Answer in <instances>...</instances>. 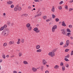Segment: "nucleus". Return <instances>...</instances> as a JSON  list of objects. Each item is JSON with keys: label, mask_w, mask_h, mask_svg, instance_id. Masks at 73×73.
<instances>
[{"label": "nucleus", "mask_w": 73, "mask_h": 73, "mask_svg": "<svg viewBox=\"0 0 73 73\" xmlns=\"http://www.w3.org/2000/svg\"><path fill=\"white\" fill-rule=\"evenodd\" d=\"M57 26L56 25H54L52 28V31L53 32H54L55 31V29L57 28Z\"/></svg>", "instance_id": "7ed1b4c3"}, {"label": "nucleus", "mask_w": 73, "mask_h": 73, "mask_svg": "<svg viewBox=\"0 0 73 73\" xmlns=\"http://www.w3.org/2000/svg\"><path fill=\"white\" fill-rule=\"evenodd\" d=\"M55 55V54H54V52H52V55H51V57H53Z\"/></svg>", "instance_id": "c756f323"}, {"label": "nucleus", "mask_w": 73, "mask_h": 73, "mask_svg": "<svg viewBox=\"0 0 73 73\" xmlns=\"http://www.w3.org/2000/svg\"><path fill=\"white\" fill-rule=\"evenodd\" d=\"M32 27H31V26L28 28L29 31H31L32 30Z\"/></svg>", "instance_id": "aec40b11"}, {"label": "nucleus", "mask_w": 73, "mask_h": 73, "mask_svg": "<svg viewBox=\"0 0 73 73\" xmlns=\"http://www.w3.org/2000/svg\"><path fill=\"white\" fill-rule=\"evenodd\" d=\"M36 48L37 49H40V46L39 45H37L36 46Z\"/></svg>", "instance_id": "ddd939ff"}, {"label": "nucleus", "mask_w": 73, "mask_h": 73, "mask_svg": "<svg viewBox=\"0 0 73 73\" xmlns=\"http://www.w3.org/2000/svg\"><path fill=\"white\" fill-rule=\"evenodd\" d=\"M68 27L69 28H72V25H70L68 26Z\"/></svg>", "instance_id": "ea45409f"}, {"label": "nucleus", "mask_w": 73, "mask_h": 73, "mask_svg": "<svg viewBox=\"0 0 73 73\" xmlns=\"http://www.w3.org/2000/svg\"><path fill=\"white\" fill-rule=\"evenodd\" d=\"M3 29H4V27H1L0 29V31H3Z\"/></svg>", "instance_id": "c9c22d12"}, {"label": "nucleus", "mask_w": 73, "mask_h": 73, "mask_svg": "<svg viewBox=\"0 0 73 73\" xmlns=\"http://www.w3.org/2000/svg\"><path fill=\"white\" fill-rule=\"evenodd\" d=\"M13 73H17V72L16 71H13Z\"/></svg>", "instance_id": "bf43d9fd"}, {"label": "nucleus", "mask_w": 73, "mask_h": 73, "mask_svg": "<svg viewBox=\"0 0 73 73\" xmlns=\"http://www.w3.org/2000/svg\"><path fill=\"white\" fill-rule=\"evenodd\" d=\"M25 17H27V16H28V14H25Z\"/></svg>", "instance_id": "4d7b16f0"}, {"label": "nucleus", "mask_w": 73, "mask_h": 73, "mask_svg": "<svg viewBox=\"0 0 73 73\" xmlns=\"http://www.w3.org/2000/svg\"><path fill=\"white\" fill-rule=\"evenodd\" d=\"M69 57H70V56L69 55V54H68L67 56H65V58H69Z\"/></svg>", "instance_id": "f3484780"}, {"label": "nucleus", "mask_w": 73, "mask_h": 73, "mask_svg": "<svg viewBox=\"0 0 73 73\" xmlns=\"http://www.w3.org/2000/svg\"><path fill=\"white\" fill-rule=\"evenodd\" d=\"M18 8L17 7H15L14 9L15 11H17Z\"/></svg>", "instance_id": "c85d7f7f"}, {"label": "nucleus", "mask_w": 73, "mask_h": 73, "mask_svg": "<svg viewBox=\"0 0 73 73\" xmlns=\"http://www.w3.org/2000/svg\"><path fill=\"white\" fill-rule=\"evenodd\" d=\"M62 26H63L64 27H66V24H65V22L64 21H63L62 22Z\"/></svg>", "instance_id": "9d476101"}, {"label": "nucleus", "mask_w": 73, "mask_h": 73, "mask_svg": "<svg viewBox=\"0 0 73 73\" xmlns=\"http://www.w3.org/2000/svg\"><path fill=\"white\" fill-rule=\"evenodd\" d=\"M60 65L61 66H63V65H64V63L62 62H61Z\"/></svg>", "instance_id": "7c9ffc66"}, {"label": "nucleus", "mask_w": 73, "mask_h": 73, "mask_svg": "<svg viewBox=\"0 0 73 73\" xmlns=\"http://www.w3.org/2000/svg\"><path fill=\"white\" fill-rule=\"evenodd\" d=\"M64 8H65V9H68V6H65Z\"/></svg>", "instance_id": "de8ad7c7"}, {"label": "nucleus", "mask_w": 73, "mask_h": 73, "mask_svg": "<svg viewBox=\"0 0 73 73\" xmlns=\"http://www.w3.org/2000/svg\"><path fill=\"white\" fill-rule=\"evenodd\" d=\"M69 40H67L66 41V44L64 46V47L66 48V47L68 46H69Z\"/></svg>", "instance_id": "20e7f679"}, {"label": "nucleus", "mask_w": 73, "mask_h": 73, "mask_svg": "<svg viewBox=\"0 0 73 73\" xmlns=\"http://www.w3.org/2000/svg\"><path fill=\"white\" fill-rule=\"evenodd\" d=\"M47 63V62L45 61V60L43 59L42 60V64L43 65H45Z\"/></svg>", "instance_id": "0eeeda50"}, {"label": "nucleus", "mask_w": 73, "mask_h": 73, "mask_svg": "<svg viewBox=\"0 0 73 73\" xmlns=\"http://www.w3.org/2000/svg\"><path fill=\"white\" fill-rule=\"evenodd\" d=\"M7 4L11 5L13 3V1H9L7 2Z\"/></svg>", "instance_id": "423d86ee"}, {"label": "nucleus", "mask_w": 73, "mask_h": 73, "mask_svg": "<svg viewBox=\"0 0 73 73\" xmlns=\"http://www.w3.org/2000/svg\"><path fill=\"white\" fill-rule=\"evenodd\" d=\"M70 44H71V45H73V42H71Z\"/></svg>", "instance_id": "774afa93"}, {"label": "nucleus", "mask_w": 73, "mask_h": 73, "mask_svg": "<svg viewBox=\"0 0 73 73\" xmlns=\"http://www.w3.org/2000/svg\"><path fill=\"white\" fill-rule=\"evenodd\" d=\"M64 60L66 61H69V60L67 58H64Z\"/></svg>", "instance_id": "e433bc0d"}, {"label": "nucleus", "mask_w": 73, "mask_h": 73, "mask_svg": "<svg viewBox=\"0 0 73 73\" xmlns=\"http://www.w3.org/2000/svg\"><path fill=\"white\" fill-rule=\"evenodd\" d=\"M51 11L52 12H54V7L52 6V8L51 9Z\"/></svg>", "instance_id": "9b49d317"}, {"label": "nucleus", "mask_w": 73, "mask_h": 73, "mask_svg": "<svg viewBox=\"0 0 73 73\" xmlns=\"http://www.w3.org/2000/svg\"><path fill=\"white\" fill-rule=\"evenodd\" d=\"M45 73H49V71L48 70H46L45 72Z\"/></svg>", "instance_id": "5fc2aeb1"}, {"label": "nucleus", "mask_w": 73, "mask_h": 73, "mask_svg": "<svg viewBox=\"0 0 73 73\" xmlns=\"http://www.w3.org/2000/svg\"><path fill=\"white\" fill-rule=\"evenodd\" d=\"M73 55V51H72L71 52V56H72Z\"/></svg>", "instance_id": "49530a36"}, {"label": "nucleus", "mask_w": 73, "mask_h": 73, "mask_svg": "<svg viewBox=\"0 0 73 73\" xmlns=\"http://www.w3.org/2000/svg\"><path fill=\"white\" fill-rule=\"evenodd\" d=\"M41 49H39V50H36V52H41Z\"/></svg>", "instance_id": "5701e85b"}, {"label": "nucleus", "mask_w": 73, "mask_h": 73, "mask_svg": "<svg viewBox=\"0 0 73 73\" xmlns=\"http://www.w3.org/2000/svg\"><path fill=\"white\" fill-rule=\"evenodd\" d=\"M7 24H8V25H10V24H11V23L10 22H8L7 23Z\"/></svg>", "instance_id": "603ef678"}, {"label": "nucleus", "mask_w": 73, "mask_h": 73, "mask_svg": "<svg viewBox=\"0 0 73 73\" xmlns=\"http://www.w3.org/2000/svg\"><path fill=\"white\" fill-rule=\"evenodd\" d=\"M63 3H64V2H63L62 1L60 2L59 4H62Z\"/></svg>", "instance_id": "a18cd8bd"}, {"label": "nucleus", "mask_w": 73, "mask_h": 73, "mask_svg": "<svg viewBox=\"0 0 73 73\" xmlns=\"http://www.w3.org/2000/svg\"><path fill=\"white\" fill-rule=\"evenodd\" d=\"M56 50H57V49H54L52 52V53H54V52H56Z\"/></svg>", "instance_id": "a878e982"}, {"label": "nucleus", "mask_w": 73, "mask_h": 73, "mask_svg": "<svg viewBox=\"0 0 73 73\" xmlns=\"http://www.w3.org/2000/svg\"><path fill=\"white\" fill-rule=\"evenodd\" d=\"M11 26H13V23H11Z\"/></svg>", "instance_id": "680f3d73"}, {"label": "nucleus", "mask_w": 73, "mask_h": 73, "mask_svg": "<svg viewBox=\"0 0 73 73\" xmlns=\"http://www.w3.org/2000/svg\"><path fill=\"white\" fill-rule=\"evenodd\" d=\"M41 12H40L39 14H37V15H36L35 16V17H38L39 16H41Z\"/></svg>", "instance_id": "1a4fd4ad"}, {"label": "nucleus", "mask_w": 73, "mask_h": 73, "mask_svg": "<svg viewBox=\"0 0 73 73\" xmlns=\"http://www.w3.org/2000/svg\"><path fill=\"white\" fill-rule=\"evenodd\" d=\"M23 63L24 64H28V62H27L26 61H24L23 62Z\"/></svg>", "instance_id": "2eb2a0df"}, {"label": "nucleus", "mask_w": 73, "mask_h": 73, "mask_svg": "<svg viewBox=\"0 0 73 73\" xmlns=\"http://www.w3.org/2000/svg\"><path fill=\"white\" fill-rule=\"evenodd\" d=\"M72 10H73V9H72V8H70L69 9V11L70 12V11H72Z\"/></svg>", "instance_id": "3c124183"}, {"label": "nucleus", "mask_w": 73, "mask_h": 73, "mask_svg": "<svg viewBox=\"0 0 73 73\" xmlns=\"http://www.w3.org/2000/svg\"><path fill=\"white\" fill-rule=\"evenodd\" d=\"M3 61V60L1 59L0 60V62H1Z\"/></svg>", "instance_id": "0e129e2a"}, {"label": "nucleus", "mask_w": 73, "mask_h": 73, "mask_svg": "<svg viewBox=\"0 0 73 73\" xmlns=\"http://www.w3.org/2000/svg\"><path fill=\"white\" fill-rule=\"evenodd\" d=\"M46 66L47 68H48V67H49V65L46 64Z\"/></svg>", "instance_id": "338daca9"}, {"label": "nucleus", "mask_w": 73, "mask_h": 73, "mask_svg": "<svg viewBox=\"0 0 73 73\" xmlns=\"http://www.w3.org/2000/svg\"><path fill=\"white\" fill-rule=\"evenodd\" d=\"M64 44V43H63V42H61L60 43V45H63Z\"/></svg>", "instance_id": "37998d69"}, {"label": "nucleus", "mask_w": 73, "mask_h": 73, "mask_svg": "<svg viewBox=\"0 0 73 73\" xmlns=\"http://www.w3.org/2000/svg\"><path fill=\"white\" fill-rule=\"evenodd\" d=\"M52 52H51L48 53V55H49L50 56H52Z\"/></svg>", "instance_id": "473e14b6"}, {"label": "nucleus", "mask_w": 73, "mask_h": 73, "mask_svg": "<svg viewBox=\"0 0 73 73\" xmlns=\"http://www.w3.org/2000/svg\"><path fill=\"white\" fill-rule=\"evenodd\" d=\"M7 45V43H5L3 44V46H6Z\"/></svg>", "instance_id": "2f4dec72"}, {"label": "nucleus", "mask_w": 73, "mask_h": 73, "mask_svg": "<svg viewBox=\"0 0 73 73\" xmlns=\"http://www.w3.org/2000/svg\"><path fill=\"white\" fill-rule=\"evenodd\" d=\"M50 21V20L49 19L46 20V22H48V21Z\"/></svg>", "instance_id": "e2e57ef3"}, {"label": "nucleus", "mask_w": 73, "mask_h": 73, "mask_svg": "<svg viewBox=\"0 0 73 73\" xmlns=\"http://www.w3.org/2000/svg\"><path fill=\"white\" fill-rule=\"evenodd\" d=\"M28 9H31V6H29L28 7Z\"/></svg>", "instance_id": "8fccbe9b"}, {"label": "nucleus", "mask_w": 73, "mask_h": 73, "mask_svg": "<svg viewBox=\"0 0 73 73\" xmlns=\"http://www.w3.org/2000/svg\"><path fill=\"white\" fill-rule=\"evenodd\" d=\"M52 18H53V19H54V18H55V17H56V15H54L53 14H52Z\"/></svg>", "instance_id": "cd10ccee"}, {"label": "nucleus", "mask_w": 73, "mask_h": 73, "mask_svg": "<svg viewBox=\"0 0 73 73\" xmlns=\"http://www.w3.org/2000/svg\"><path fill=\"white\" fill-rule=\"evenodd\" d=\"M33 31H35L36 33H39L40 32V30H38V28L37 27L34 28L33 29Z\"/></svg>", "instance_id": "f03ea898"}, {"label": "nucleus", "mask_w": 73, "mask_h": 73, "mask_svg": "<svg viewBox=\"0 0 73 73\" xmlns=\"http://www.w3.org/2000/svg\"><path fill=\"white\" fill-rule=\"evenodd\" d=\"M43 19H44V20H45L46 18H47V17L46 16H43L42 17Z\"/></svg>", "instance_id": "6ab92c4d"}, {"label": "nucleus", "mask_w": 73, "mask_h": 73, "mask_svg": "<svg viewBox=\"0 0 73 73\" xmlns=\"http://www.w3.org/2000/svg\"><path fill=\"white\" fill-rule=\"evenodd\" d=\"M66 68H68V67H69V64H66Z\"/></svg>", "instance_id": "6e6d98bb"}, {"label": "nucleus", "mask_w": 73, "mask_h": 73, "mask_svg": "<svg viewBox=\"0 0 73 73\" xmlns=\"http://www.w3.org/2000/svg\"><path fill=\"white\" fill-rule=\"evenodd\" d=\"M2 33L3 35H4L5 36H7L9 34V31L8 29H4Z\"/></svg>", "instance_id": "f257e3e1"}, {"label": "nucleus", "mask_w": 73, "mask_h": 73, "mask_svg": "<svg viewBox=\"0 0 73 73\" xmlns=\"http://www.w3.org/2000/svg\"><path fill=\"white\" fill-rule=\"evenodd\" d=\"M44 69V66H41V67L40 68V69L42 71L43 70V69Z\"/></svg>", "instance_id": "b1692460"}, {"label": "nucleus", "mask_w": 73, "mask_h": 73, "mask_svg": "<svg viewBox=\"0 0 73 73\" xmlns=\"http://www.w3.org/2000/svg\"><path fill=\"white\" fill-rule=\"evenodd\" d=\"M18 10L19 11H21V7H19L18 8Z\"/></svg>", "instance_id": "bb28decb"}, {"label": "nucleus", "mask_w": 73, "mask_h": 73, "mask_svg": "<svg viewBox=\"0 0 73 73\" xmlns=\"http://www.w3.org/2000/svg\"><path fill=\"white\" fill-rule=\"evenodd\" d=\"M7 26L6 25H5L3 27V28H7Z\"/></svg>", "instance_id": "c03bdc74"}, {"label": "nucleus", "mask_w": 73, "mask_h": 73, "mask_svg": "<svg viewBox=\"0 0 73 73\" xmlns=\"http://www.w3.org/2000/svg\"><path fill=\"white\" fill-rule=\"evenodd\" d=\"M66 31L68 32H71V31H70V30L69 29H66Z\"/></svg>", "instance_id": "4be33fe9"}, {"label": "nucleus", "mask_w": 73, "mask_h": 73, "mask_svg": "<svg viewBox=\"0 0 73 73\" xmlns=\"http://www.w3.org/2000/svg\"><path fill=\"white\" fill-rule=\"evenodd\" d=\"M31 25L29 23H27L26 25V27L27 28H29V27H30L31 26Z\"/></svg>", "instance_id": "4468645a"}, {"label": "nucleus", "mask_w": 73, "mask_h": 73, "mask_svg": "<svg viewBox=\"0 0 73 73\" xmlns=\"http://www.w3.org/2000/svg\"><path fill=\"white\" fill-rule=\"evenodd\" d=\"M3 15L5 16L6 15V14H5V13H3Z\"/></svg>", "instance_id": "69168bd1"}, {"label": "nucleus", "mask_w": 73, "mask_h": 73, "mask_svg": "<svg viewBox=\"0 0 73 73\" xmlns=\"http://www.w3.org/2000/svg\"><path fill=\"white\" fill-rule=\"evenodd\" d=\"M58 9H59L61 10L62 9V7L61 6H59L58 7Z\"/></svg>", "instance_id": "a19ab883"}, {"label": "nucleus", "mask_w": 73, "mask_h": 73, "mask_svg": "<svg viewBox=\"0 0 73 73\" xmlns=\"http://www.w3.org/2000/svg\"><path fill=\"white\" fill-rule=\"evenodd\" d=\"M59 68V66H58V65H56L54 66V69H58Z\"/></svg>", "instance_id": "dca6fc26"}, {"label": "nucleus", "mask_w": 73, "mask_h": 73, "mask_svg": "<svg viewBox=\"0 0 73 73\" xmlns=\"http://www.w3.org/2000/svg\"><path fill=\"white\" fill-rule=\"evenodd\" d=\"M32 70L33 71V72H36L37 70V69L34 67H33L32 68Z\"/></svg>", "instance_id": "6e6552de"}, {"label": "nucleus", "mask_w": 73, "mask_h": 73, "mask_svg": "<svg viewBox=\"0 0 73 73\" xmlns=\"http://www.w3.org/2000/svg\"><path fill=\"white\" fill-rule=\"evenodd\" d=\"M65 66H63L62 67V71H64L65 70Z\"/></svg>", "instance_id": "412c9836"}, {"label": "nucleus", "mask_w": 73, "mask_h": 73, "mask_svg": "<svg viewBox=\"0 0 73 73\" xmlns=\"http://www.w3.org/2000/svg\"><path fill=\"white\" fill-rule=\"evenodd\" d=\"M35 2H39V0H34Z\"/></svg>", "instance_id": "09e8293b"}, {"label": "nucleus", "mask_w": 73, "mask_h": 73, "mask_svg": "<svg viewBox=\"0 0 73 73\" xmlns=\"http://www.w3.org/2000/svg\"><path fill=\"white\" fill-rule=\"evenodd\" d=\"M55 21L56 22H58V21H60V19L58 18H56V19H55Z\"/></svg>", "instance_id": "393cba45"}, {"label": "nucleus", "mask_w": 73, "mask_h": 73, "mask_svg": "<svg viewBox=\"0 0 73 73\" xmlns=\"http://www.w3.org/2000/svg\"><path fill=\"white\" fill-rule=\"evenodd\" d=\"M14 7V5H11V8H13Z\"/></svg>", "instance_id": "58836bf2"}, {"label": "nucleus", "mask_w": 73, "mask_h": 73, "mask_svg": "<svg viewBox=\"0 0 73 73\" xmlns=\"http://www.w3.org/2000/svg\"><path fill=\"white\" fill-rule=\"evenodd\" d=\"M61 31H62V34H63V35H65L66 34V32H65V29H62L61 30Z\"/></svg>", "instance_id": "39448f33"}, {"label": "nucleus", "mask_w": 73, "mask_h": 73, "mask_svg": "<svg viewBox=\"0 0 73 73\" xmlns=\"http://www.w3.org/2000/svg\"><path fill=\"white\" fill-rule=\"evenodd\" d=\"M72 35V34L70 33H67V36L68 37H70Z\"/></svg>", "instance_id": "a211bd4d"}, {"label": "nucleus", "mask_w": 73, "mask_h": 73, "mask_svg": "<svg viewBox=\"0 0 73 73\" xmlns=\"http://www.w3.org/2000/svg\"><path fill=\"white\" fill-rule=\"evenodd\" d=\"M22 53H19V57H20L21 56H22Z\"/></svg>", "instance_id": "79ce46f5"}, {"label": "nucleus", "mask_w": 73, "mask_h": 73, "mask_svg": "<svg viewBox=\"0 0 73 73\" xmlns=\"http://www.w3.org/2000/svg\"><path fill=\"white\" fill-rule=\"evenodd\" d=\"M69 50H70L69 49H66L65 50V52H68Z\"/></svg>", "instance_id": "72a5a7b5"}, {"label": "nucleus", "mask_w": 73, "mask_h": 73, "mask_svg": "<svg viewBox=\"0 0 73 73\" xmlns=\"http://www.w3.org/2000/svg\"><path fill=\"white\" fill-rule=\"evenodd\" d=\"M9 44H10L11 45L12 44H15V42L10 41L9 42Z\"/></svg>", "instance_id": "f8f14e48"}, {"label": "nucleus", "mask_w": 73, "mask_h": 73, "mask_svg": "<svg viewBox=\"0 0 73 73\" xmlns=\"http://www.w3.org/2000/svg\"><path fill=\"white\" fill-rule=\"evenodd\" d=\"M21 41L22 42V43H23V42H24V38L21 39Z\"/></svg>", "instance_id": "f704fd0d"}, {"label": "nucleus", "mask_w": 73, "mask_h": 73, "mask_svg": "<svg viewBox=\"0 0 73 73\" xmlns=\"http://www.w3.org/2000/svg\"><path fill=\"white\" fill-rule=\"evenodd\" d=\"M2 57L3 58L5 59V55L4 54L2 56Z\"/></svg>", "instance_id": "4c0bfd02"}, {"label": "nucleus", "mask_w": 73, "mask_h": 73, "mask_svg": "<svg viewBox=\"0 0 73 73\" xmlns=\"http://www.w3.org/2000/svg\"><path fill=\"white\" fill-rule=\"evenodd\" d=\"M24 16H25V14H23L21 16V17H24Z\"/></svg>", "instance_id": "864d4df0"}, {"label": "nucleus", "mask_w": 73, "mask_h": 73, "mask_svg": "<svg viewBox=\"0 0 73 73\" xmlns=\"http://www.w3.org/2000/svg\"><path fill=\"white\" fill-rule=\"evenodd\" d=\"M39 24H38L36 25V27H39Z\"/></svg>", "instance_id": "052dcab7"}, {"label": "nucleus", "mask_w": 73, "mask_h": 73, "mask_svg": "<svg viewBox=\"0 0 73 73\" xmlns=\"http://www.w3.org/2000/svg\"><path fill=\"white\" fill-rule=\"evenodd\" d=\"M17 44H20V41H18L17 42Z\"/></svg>", "instance_id": "13d9d810"}]
</instances>
